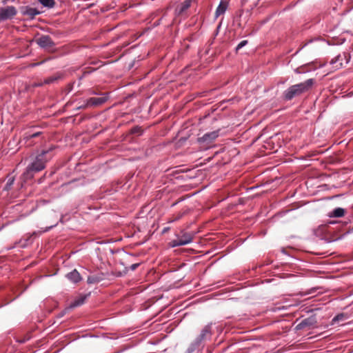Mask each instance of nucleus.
Listing matches in <instances>:
<instances>
[{
  "label": "nucleus",
  "instance_id": "obj_1",
  "mask_svg": "<svg viewBox=\"0 0 353 353\" xmlns=\"http://www.w3.org/2000/svg\"><path fill=\"white\" fill-rule=\"evenodd\" d=\"M52 157L49 154V150H43L40 154L36 156L34 160L27 167L26 171L22 174V179L26 181L33 177L35 172L43 170L46 162Z\"/></svg>",
  "mask_w": 353,
  "mask_h": 353
},
{
  "label": "nucleus",
  "instance_id": "obj_2",
  "mask_svg": "<svg viewBox=\"0 0 353 353\" xmlns=\"http://www.w3.org/2000/svg\"><path fill=\"white\" fill-rule=\"evenodd\" d=\"M314 80L309 79L304 82H301L289 87L283 92V97L285 100L289 101L294 97L301 95L307 92L313 85Z\"/></svg>",
  "mask_w": 353,
  "mask_h": 353
},
{
  "label": "nucleus",
  "instance_id": "obj_3",
  "mask_svg": "<svg viewBox=\"0 0 353 353\" xmlns=\"http://www.w3.org/2000/svg\"><path fill=\"white\" fill-rule=\"evenodd\" d=\"M17 13V10L13 6L0 8V22L13 18Z\"/></svg>",
  "mask_w": 353,
  "mask_h": 353
},
{
  "label": "nucleus",
  "instance_id": "obj_4",
  "mask_svg": "<svg viewBox=\"0 0 353 353\" xmlns=\"http://www.w3.org/2000/svg\"><path fill=\"white\" fill-rule=\"evenodd\" d=\"M108 100V97L105 94L97 97H91L86 101L85 106H98L104 103Z\"/></svg>",
  "mask_w": 353,
  "mask_h": 353
},
{
  "label": "nucleus",
  "instance_id": "obj_5",
  "mask_svg": "<svg viewBox=\"0 0 353 353\" xmlns=\"http://www.w3.org/2000/svg\"><path fill=\"white\" fill-rule=\"evenodd\" d=\"M37 43L43 48H50L54 46V43L48 35H43L37 39Z\"/></svg>",
  "mask_w": 353,
  "mask_h": 353
},
{
  "label": "nucleus",
  "instance_id": "obj_6",
  "mask_svg": "<svg viewBox=\"0 0 353 353\" xmlns=\"http://www.w3.org/2000/svg\"><path fill=\"white\" fill-rule=\"evenodd\" d=\"M219 135V130H215L210 132L205 133L201 137L199 138V141L201 143H210L215 140Z\"/></svg>",
  "mask_w": 353,
  "mask_h": 353
},
{
  "label": "nucleus",
  "instance_id": "obj_7",
  "mask_svg": "<svg viewBox=\"0 0 353 353\" xmlns=\"http://www.w3.org/2000/svg\"><path fill=\"white\" fill-rule=\"evenodd\" d=\"M346 58V55L344 54L343 55L339 54L335 57L330 61V65L332 66V69L338 70L341 68L343 65V60Z\"/></svg>",
  "mask_w": 353,
  "mask_h": 353
},
{
  "label": "nucleus",
  "instance_id": "obj_8",
  "mask_svg": "<svg viewBox=\"0 0 353 353\" xmlns=\"http://www.w3.org/2000/svg\"><path fill=\"white\" fill-rule=\"evenodd\" d=\"M228 7V3L225 0H221L220 1L219 5L216 8V12H215V17L217 18L220 15L223 14L225 11L227 10Z\"/></svg>",
  "mask_w": 353,
  "mask_h": 353
},
{
  "label": "nucleus",
  "instance_id": "obj_9",
  "mask_svg": "<svg viewBox=\"0 0 353 353\" xmlns=\"http://www.w3.org/2000/svg\"><path fill=\"white\" fill-rule=\"evenodd\" d=\"M66 278L74 283L79 282L82 278L77 270H73L66 274Z\"/></svg>",
  "mask_w": 353,
  "mask_h": 353
},
{
  "label": "nucleus",
  "instance_id": "obj_10",
  "mask_svg": "<svg viewBox=\"0 0 353 353\" xmlns=\"http://www.w3.org/2000/svg\"><path fill=\"white\" fill-rule=\"evenodd\" d=\"M88 296V294H81L70 303V307L74 308L83 305Z\"/></svg>",
  "mask_w": 353,
  "mask_h": 353
},
{
  "label": "nucleus",
  "instance_id": "obj_11",
  "mask_svg": "<svg viewBox=\"0 0 353 353\" xmlns=\"http://www.w3.org/2000/svg\"><path fill=\"white\" fill-rule=\"evenodd\" d=\"M193 236L192 233L183 232L181 236L178 237V239H179L181 243H183V245H185L192 241Z\"/></svg>",
  "mask_w": 353,
  "mask_h": 353
},
{
  "label": "nucleus",
  "instance_id": "obj_12",
  "mask_svg": "<svg viewBox=\"0 0 353 353\" xmlns=\"http://www.w3.org/2000/svg\"><path fill=\"white\" fill-rule=\"evenodd\" d=\"M315 323V320L313 318H308L303 319L297 326V329H302L305 327H311Z\"/></svg>",
  "mask_w": 353,
  "mask_h": 353
},
{
  "label": "nucleus",
  "instance_id": "obj_13",
  "mask_svg": "<svg viewBox=\"0 0 353 353\" xmlns=\"http://www.w3.org/2000/svg\"><path fill=\"white\" fill-rule=\"evenodd\" d=\"M40 12L34 8L27 7L23 12V15L28 16L30 19H33L36 15H38Z\"/></svg>",
  "mask_w": 353,
  "mask_h": 353
},
{
  "label": "nucleus",
  "instance_id": "obj_14",
  "mask_svg": "<svg viewBox=\"0 0 353 353\" xmlns=\"http://www.w3.org/2000/svg\"><path fill=\"white\" fill-rule=\"evenodd\" d=\"M211 327L210 325H206L202 330L199 336V341H201L210 336Z\"/></svg>",
  "mask_w": 353,
  "mask_h": 353
},
{
  "label": "nucleus",
  "instance_id": "obj_15",
  "mask_svg": "<svg viewBox=\"0 0 353 353\" xmlns=\"http://www.w3.org/2000/svg\"><path fill=\"white\" fill-rule=\"evenodd\" d=\"M345 210L342 208H336L329 214L330 217H342L345 214Z\"/></svg>",
  "mask_w": 353,
  "mask_h": 353
},
{
  "label": "nucleus",
  "instance_id": "obj_16",
  "mask_svg": "<svg viewBox=\"0 0 353 353\" xmlns=\"http://www.w3.org/2000/svg\"><path fill=\"white\" fill-rule=\"evenodd\" d=\"M192 0H185L181 5L179 12L182 13L186 10H188L192 3Z\"/></svg>",
  "mask_w": 353,
  "mask_h": 353
},
{
  "label": "nucleus",
  "instance_id": "obj_17",
  "mask_svg": "<svg viewBox=\"0 0 353 353\" xmlns=\"http://www.w3.org/2000/svg\"><path fill=\"white\" fill-rule=\"evenodd\" d=\"M39 2L45 7L51 8L54 6V0H38Z\"/></svg>",
  "mask_w": 353,
  "mask_h": 353
},
{
  "label": "nucleus",
  "instance_id": "obj_18",
  "mask_svg": "<svg viewBox=\"0 0 353 353\" xmlns=\"http://www.w3.org/2000/svg\"><path fill=\"white\" fill-rule=\"evenodd\" d=\"M59 78V77H58V76H52V77H48V78H47V79H46L44 80L43 83H45V84H50V83H54V81H56ZM43 85V83H39L37 85H38V86H40V85Z\"/></svg>",
  "mask_w": 353,
  "mask_h": 353
},
{
  "label": "nucleus",
  "instance_id": "obj_19",
  "mask_svg": "<svg viewBox=\"0 0 353 353\" xmlns=\"http://www.w3.org/2000/svg\"><path fill=\"white\" fill-rule=\"evenodd\" d=\"M170 245L172 248H174V247H178V246H182L183 245V243H181V241H179V239H175V240H172L170 243Z\"/></svg>",
  "mask_w": 353,
  "mask_h": 353
},
{
  "label": "nucleus",
  "instance_id": "obj_20",
  "mask_svg": "<svg viewBox=\"0 0 353 353\" xmlns=\"http://www.w3.org/2000/svg\"><path fill=\"white\" fill-rule=\"evenodd\" d=\"M14 181V176L9 177L8 179V181L6 183L5 189L8 190L12 185Z\"/></svg>",
  "mask_w": 353,
  "mask_h": 353
},
{
  "label": "nucleus",
  "instance_id": "obj_21",
  "mask_svg": "<svg viewBox=\"0 0 353 353\" xmlns=\"http://www.w3.org/2000/svg\"><path fill=\"white\" fill-rule=\"evenodd\" d=\"M248 43V41L246 40H243L242 41H241L236 46V50H240L241 48H242L243 47H244L246 44Z\"/></svg>",
  "mask_w": 353,
  "mask_h": 353
},
{
  "label": "nucleus",
  "instance_id": "obj_22",
  "mask_svg": "<svg viewBox=\"0 0 353 353\" xmlns=\"http://www.w3.org/2000/svg\"><path fill=\"white\" fill-rule=\"evenodd\" d=\"M343 319V314H338L333 319V321H339Z\"/></svg>",
  "mask_w": 353,
  "mask_h": 353
},
{
  "label": "nucleus",
  "instance_id": "obj_23",
  "mask_svg": "<svg viewBox=\"0 0 353 353\" xmlns=\"http://www.w3.org/2000/svg\"><path fill=\"white\" fill-rule=\"evenodd\" d=\"M39 132H35V133H33L32 134L28 135L27 137H26V138H27V139H32V138H34V137H36L39 136Z\"/></svg>",
  "mask_w": 353,
  "mask_h": 353
},
{
  "label": "nucleus",
  "instance_id": "obj_24",
  "mask_svg": "<svg viewBox=\"0 0 353 353\" xmlns=\"http://www.w3.org/2000/svg\"><path fill=\"white\" fill-rule=\"evenodd\" d=\"M57 225V223H54V225H50L49 227H47L46 228L45 230H42L41 232H48L49 230H50L51 228L55 227L56 225Z\"/></svg>",
  "mask_w": 353,
  "mask_h": 353
},
{
  "label": "nucleus",
  "instance_id": "obj_25",
  "mask_svg": "<svg viewBox=\"0 0 353 353\" xmlns=\"http://www.w3.org/2000/svg\"><path fill=\"white\" fill-rule=\"evenodd\" d=\"M139 265V263H134L131 265L130 270H135Z\"/></svg>",
  "mask_w": 353,
  "mask_h": 353
},
{
  "label": "nucleus",
  "instance_id": "obj_26",
  "mask_svg": "<svg viewBox=\"0 0 353 353\" xmlns=\"http://www.w3.org/2000/svg\"><path fill=\"white\" fill-rule=\"evenodd\" d=\"M88 282L89 283H94V279H92L91 277H88Z\"/></svg>",
  "mask_w": 353,
  "mask_h": 353
}]
</instances>
